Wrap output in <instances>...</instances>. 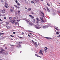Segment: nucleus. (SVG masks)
I'll use <instances>...</instances> for the list:
<instances>
[{
	"instance_id": "obj_6",
	"label": "nucleus",
	"mask_w": 60,
	"mask_h": 60,
	"mask_svg": "<svg viewBox=\"0 0 60 60\" xmlns=\"http://www.w3.org/2000/svg\"><path fill=\"white\" fill-rule=\"evenodd\" d=\"M28 0H25V3L26 4H28Z\"/></svg>"
},
{
	"instance_id": "obj_28",
	"label": "nucleus",
	"mask_w": 60,
	"mask_h": 60,
	"mask_svg": "<svg viewBox=\"0 0 60 60\" xmlns=\"http://www.w3.org/2000/svg\"><path fill=\"white\" fill-rule=\"evenodd\" d=\"M30 2L31 3H34V4H34V2H33V1H31Z\"/></svg>"
},
{
	"instance_id": "obj_59",
	"label": "nucleus",
	"mask_w": 60,
	"mask_h": 60,
	"mask_svg": "<svg viewBox=\"0 0 60 60\" xmlns=\"http://www.w3.org/2000/svg\"><path fill=\"white\" fill-rule=\"evenodd\" d=\"M4 19H6V17H5L4 18Z\"/></svg>"
},
{
	"instance_id": "obj_57",
	"label": "nucleus",
	"mask_w": 60,
	"mask_h": 60,
	"mask_svg": "<svg viewBox=\"0 0 60 60\" xmlns=\"http://www.w3.org/2000/svg\"><path fill=\"white\" fill-rule=\"evenodd\" d=\"M37 20H39V18H38L37 19Z\"/></svg>"
},
{
	"instance_id": "obj_39",
	"label": "nucleus",
	"mask_w": 60,
	"mask_h": 60,
	"mask_svg": "<svg viewBox=\"0 0 60 60\" xmlns=\"http://www.w3.org/2000/svg\"><path fill=\"white\" fill-rule=\"evenodd\" d=\"M32 42H33V43H34L35 42H34V41L33 40H32Z\"/></svg>"
},
{
	"instance_id": "obj_38",
	"label": "nucleus",
	"mask_w": 60,
	"mask_h": 60,
	"mask_svg": "<svg viewBox=\"0 0 60 60\" xmlns=\"http://www.w3.org/2000/svg\"><path fill=\"white\" fill-rule=\"evenodd\" d=\"M10 36H11V37H12L13 38V37H14V36H13V35H10Z\"/></svg>"
},
{
	"instance_id": "obj_18",
	"label": "nucleus",
	"mask_w": 60,
	"mask_h": 60,
	"mask_svg": "<svg viewBox=\"0 0 60 60\" xmlns=\"http://www.w3.org/2000/svg\"><path fill=\"white\" fill-rule=\"evenodd\" d=\"M10 11H11V12H13V10L11 9H10Z\"/></svg>"
},
{
	"instance_id": "obj_25",
	"label": "nucleus",
	"mask_w": 60,
	"mask_h": 60,
	"mask_svg": "<svg viewBox=\"0 0 60 60\" xmlns=\"http://www.w3.org/2000/svg\"><path fill=\"white\" fill-rule=\"evenodd\" d=\"M56 14L55 13H53L52 14V15H56Z\"/></svg>"
},
{
	"instance_id": "obj_8",
	"label": "nucleus",
	"mask_w": 60,
	"mask_h": 60,
	"mask_svg": "<svg viewBox=\"0 0 60 60\" xmlns=\"http://www.w3.org/2000/svg\"><path fill=\"white\" fill-rule=\"evenodd\" d=\"M15 25L16 26H18L17 25H19V22H15Z\"/></svg>"
},
{
	"instance_id": "obj_2",
	"label": "nucleus",
	"mask_w": 60,
	"mask_h": 60,
	"mask_svg": "<svg viewBox=\"0 0 60 60\" xmlns=\"http://www.w3.org/2000/svg\"><path fill=\"white\" fill-rule=\"evenodd\" d=\"M47 49H48V48L47 47H45V49L44 50V52H45V53H47V52H48V51L47 50Z\"/></svg>"
},
{
	"instance_id": "obj_60",
	"label": "nucleus",
	"mask_w": 60,
	"mask_h": 60,
	"mask_svg": "<svg viewBox=\"0 0 60 60\" xmlns=\"http://www.w3.org/2000/svg\"><path fill=\"white\" fill-rule=\"evenodd\" d=\"M19 43H22V42H19Z\"/></svg>"
},
{
	"instance_id": "obj_40",
	"label": "nucleus",
	"mask_w": 60,
	"mask_h": 60,
	"mask_svg": "<svg viewBox=\"0 0 60 60\" xmlns=\"http://www.w3.org/2000/svg\"><path fill=\"white\" fill-rule=\"evenodd\" d=\"M2 22H1L0 23V24H3V23L4 22H3V21H2Z\"/></svg>"
},
{
	"instance_id": "obj_24",
	"label": "nucleus",
	"mask_w": 60,
	"mask_h": 60,
	"mask_svg": "<svg viewBox=\"0 0 60 60\" xmlns=\"http://www.w3.org/2000/svg\"><path fill=\"white\" fill-rule=\"evenodd\" d=\"M17 4L18 5H19H19H20V4H19V3H17Z\"/></svg>"
},
{
	"instance_id": "obj_34",
	"label": "nucleus",
	"mask_w": 60,
	"mask_h": 60,
	"mask_svg": "<svg viewBox=\"0 0 60 60\" xmlns=\"http://www.w3.org/2000/svg\"><path fill=\"white\" fill-rule=\"evenodd\" d=\"M19 19V18H18V17H16V18H15L16 19Z\"/></svg>"
},
{
	"instance_id": "obj_55",
	"label": "nucleus",
	"mask_w": 60,
	"mask_h": 60,
	"mask_svg": "<svg viewBox=\"0 0 60 60\" xmlns=\"http://www.w3.org/2000/svg\"><path fill=\"white\" fill-rule=\"evenodd\" d=\"M6 26V27L7 28H8V29H9V28H8V27L6 26Z\"/></svg>"
},
{
	"instance_id": "obj_58",
	"label": "nucleus",
	"mask_w": 60,
	"mask_h": 60,
	"mask_svg": "<svg viewBox=\"0 0 60 60\" xmlns=\"http://www.w3.org/2000/svg\"><path fill=\"white\" fill-rule=\"evenodd\" d=\"M29 16H30V17H32V15H30Z\"/></svg>"
},
{
	"instance_id": "obj_44",
	"label": "nucleus",
	"mask_w": 60,
	"mask_h": 60,
	"mask_svg": "<svg viewBox=\"0 0 60 60\" xmlns=\"http://www.w3.org/2000/svg\"><path fill=\"white\" fill-rule=\"evenodd\" d=\"M43 9L45 11H46V9H45V8H43Z\"/></svg>"
},
{
	"instance_id": "obj_62",
	"label": "nucleus",
	"mask_w": 60,
	"mask_h": 60,
	"mask_svg": "<svg viewBox=\"0 0 60 60\" xmlns=\"http://www.w3.org/2000/svg\"><path fill=\"white\" fill-rule=\"evenodd\" d=\"M28 36L29 37H30V35H29V34H28Z\"/></svg>"
},
{
	"instance_id": "obj_17",
	"label": "nucleus",
	"mask_w": 60,
	"mask_h": 60,
	"mask_svg": "<svg viewBox=\"0 0 60 60\" xmlns=\"http://www.w3.org/2000/svg\"><path fill=\"white\" fill-rule=\"evenodd\" d=\"M12 21V22H13L14 23H15V20H14V19Z\"/></svg>"
},
{
	"instance_id": "obj_13",
	"label": "nucleus",
	"mask_w": 60,
	"mask_h": 60,
	"mask_svg": "<svg viewBox=\"0 0 60 60\" xmlns=\"http://www.w3.org/2000/svg\"><path fill=\"white\" fill-rule=\"evenodd\" d=\"M31 8H29L28 9V10H27V11H31Z\"/></svg>"
},
{
	"instance_id": "obj_61",
	"label": "nucleus",
	"mask_w": 60,
	"mask_h": 60,
	"mask_svg": "<svg viewBox=\"0 0 60 60\" xmlns=\"http://www.w3.org/2000/svg\"><path fill=\"white\" fill-rule=\"evenodd\" d=\"M1 2H4V1H3V0H1Z\"/></svg>"
},
{
	"instance_id": "obj_14",
	"label": "nucleus",
	"mask_w": 60,
	"mask_h": 60,
	"mask_svg": "<svg viewBox=\"0 0 60 60\" xmlns=\"http://www.w3.org/2000/svg\"><path fill=\"white\" fill-rule=\"evenodd\" d=\"M3 54L4 55H8V53H3Z\"/></svg>"
},
{
	"instance_id": "obj_5",
	"label": "nucleus",
	"mask_w": 60,
	"mask_h": 60,
	"mask_svg": "<svg viewBox=\"0 0 60 60\" xmlns=\"http://www.w3.org/2000/svg\"><path fill=\"white\" fill-rule=\"evenodd\" d=\"M35 26H35V27L36 28V29H40V28H41V27H37L36 25H35Z\"/></svg>"
},
{
	"instance_id": "obj_19",
	"label": "nucleus",
	"mask_w": 60,
	"mask_h": 60,
	"mask_svg": "<svg viewBox=\"0 0 60 60\" xmlns=\"http://www.w3.org/2000/svg\"><path fill=\"white\" fill-rule=\"evenodd\" d=\"M35 56H37L38 57H41H41L40 56H39L38 55L35 54Z\"/></svg>"
},
{
	"instance_id": "obj_21",
	"label": "nucleus",
	"mask_w": 60,
	"mask_h": 60,
	"mask_svg": "<svg viewBox=\"0 0 60 60\" xmlns=\"http://www.w3.org/2000/svg\"><path fill=\"white\" fill-rule=\"evenodd\" d=\"M9 19H10V20H11V19H12V17H9Z\"/></svg>"
},
{
	"instance_id": "obj_47",
	"label": "nucleus",
	"mask_w": 60,
	"mask_h": 60,
	"mask_svg": "<svg viewBox=\"0 0 60 60\" xmlns=\"http://www.w3.org/2000/svg\"><path fill=\"white\" fill-rule=\"evenodd\" d=\"M14 6H15V7H17V6L16 5H14Z\"/></svg>"
},
{
	"instance_id": "obj_42",
	"label": "nucleus",
	"mask_w": 60,
	"mask_h": 60,
	"mask_svg": "<svg viewBox=\"0 0 60 60\" xmlns=\"http://www.w3.org/2000/svg\"><path fill=\"white\" fill-rule=\"evenodd\" d=\"M13 19H16V17H13Z\"/></svg>"
},
{
	"instance_id": "obj_29",
	"label": "nucleus",
	"mask_w": 60,
	"mask_h": 60,
	"mask_svg": "<svg viewBox=\"0 0 60 60\" xmlns=\"http://www.w3.org/2000/svg\"><path fill=\"white\" fill-rule=\"evenodd\" d=\"M47 5L48 6H50V5L49 4H48V3H47Z\"/></svg>"
},
{
	"instance_id": "obj_51",
	"label": "nucleus",
	"mask_w": 60,
	"mask_h": 60,
	"mask_svg": "<svg viewBox=\"0 0 60 60\" xmlns=\"http://www.w3.org/2000/svg\"><path fill=\"white\" fill-rule=\"evenodd\" d=\"M5 7L6 8H8V7L7 6H6Z\"/></svg>"
},
{
	"instance_id": "obj_10",
	"label": "nucleus",
	"mask_w": 60,
	"mask_h": 60,
	"mask_svg": "<svg viewBox=\"0 0 60 60\" xmlns=\"http://www.w3.org/2000/svg\"><path fill=\"white\" fill-rule=\"evenodd\" d=\"M17 47H18V48H21V45H18L17 46Z\"/></svg>"
},
{
	"instance_id": "obj_50",
	"label": "nucleus",
	"mask_w": 60,
	"mask_h": 60,
	"mask_svg": "<svg viewBox=\"0 0 60 60\" xmlns=\"http://www.w3.org/2000/svg\"><path fill=\"white\" fill-rule=\"evenodd\" d=\"M19 12H20V11H18V13H19Z\"/></svg>"
},
{
	"instance_id": "obj_52",
	"label": "nucleus",
	"mask_w": 60,
	"mask_h": 60,
	"mask_svg": "<svg viewBox=\"0 0 60 60\" xmlns=\"http://www.w3.org/2000/svg\"><path fill=\"white\" fill-rule=\"evenodd\" d=\"M2 16H3V17L5 16V15H2Z\"/></svg>"
},
{
	"instance_id": "obj_48",
	"label": "nucleus",
	"mask_w": 60,
	"mask_h": 60,
	"mask_svg": "<svg viewBox=\"0 0 60 60\" xmlns=\"http://www.w3.org/2000/svg\"><path fill=\"white\" fill-rule=\"evenodd\" d=\"M57 37H60V34L59 35V36H57Z\"/></svg>"
},
{
	"instance_id": "obj_23",
	"label": "nucleus",
	"mask_w": 60,
	"mask_h": 60,
	"mask_svg": "<svg viewBox=\"0 0 60 60\" xmlns=\"http://www.w3.org/2000/svg\"><path fill=\"white\" fill-rule=\"evenodd\" d=\"M4 34V33H0V35H1L2 34Z\"/></svg>"
},
{
	"instance_id": "obj_3",
	"label": "nucleus",
	"mask_w": 60,
	"mask_h": 60,
	"mask_svg": "<svg viewBox=\"0 0 60 60\" xmlns=\"http://www.w3.org/2000/svg\"><path fill=\"white\" fill-rule=\"evenodd\" d=\"M40 12L43 15H41V17H44L45 15H44V14L43 13V12L42 11H40Z\"/></svg>"
},
{
	"instance_id": "obj_11",
	"label": "nucleus",
	"mask_w": 60,
	"mask_h": 60,
	"mask_svg": "<svg viewBox=\"0 0 60 60\" xmlns=\"http://www.w3.org/2000/svg\"><path fill=\"white\" fill-rule=\"evenodd\" d=\"M45 38L46 39H52V38L49 37H45Z\"/></svg>"
},
{
	"instance_id": "obj_54",
	"label": "nucleus",
	"mask_w": 60,
	"mask_h": 60,
	"mask_svg": "<svg viewBox=\"0 0 60 60\" xmlns=\"http://www.w3.org/2000/svg\"><path fill=\"white\" fill-rule=\"evenodd\" d=\"M13 34H16V32H13Z\"/></svg>"
},
{
	"instance_id": "obj_22",
	"label": "nucleus",
	"mask_w": 60,
	"mask_h": 60,
	"mask_svg": "<svg viewBox=\"0 0 60 60\" xmlns=\"http://www.w3.org/2000/svg\"><path fill=\"white\" fill-rule=\"evenodd\" d=\"M16 8H17V9H20V7H19V6H17V7H16Z\"/></svg>"
},
{
	"instance_id": "obj_64",
	"label": "nucleus",
	"mask_w": 60,
	"mask_h": 60,
	"mask_svg": "<svg viewBox=\"0 0 60 60\" xmlns=\"http://www.w3.org/2000/svg\"><path fill=\"white\" fill-rule=\"evenodd\" d=\"M11 41H12L13 40V39L12 38H11Z\"/></svg>"
},
{
	"instance_id": "obj_16",
	"label": "nucleus",
	"mask_w": 60,
	"mask_h": 60,
	"mask_svg": "<svg viewBox=\"0 0 60 60\" xmlns=\"http://www.w3.org/2000/svg\"><path fill=\"white\" fill-rule=\"evenodd\" d=\"M40 19L41 20H43V17H40Z\"/></svg>"
},
{
	"instance_id": "obj_4",
	"label": "nucleus",
	"mask_w": 60,
	"mask_h": 60,
	"mask_svg": "<svg viewBox=\"0 0 60 60\" xmlns=\"http://www.w3.org/2000/svg\"><path fill=\"white\" fill-rule=\"evenodd\" d=\"M5 50L2 49H0V53H3V51H5Z\"/></svg>"
},
{
	"instance_id": "obj_43",
	"label": "nucleus",
	"mask_w": 60,
	"mask_h": 60,
	"mask_svg": "<svg viewBox=\"0 0 60 60\" xmlns=\"http://www.w3.org/2000/svg\"><path fill=\"white\" fill-rule=\"evenodd\" d=\"M15 2L16 3H18V1L17 0H16Z\"/></svg>"
},
{
	"instance_id": "obj_33",
	"label": "nucleus",
	"mask_w": 60,
	"mask_h": 60,
	"mask_svg": "<svg viewBox=\"0 0 60 60\" xmlns=\"http://www.w3.org/2000/svg\"><path fill=\"white\" fill-rule=\"evenodd\" d=\"M31 19H34V17L33 16H31Z\"/></svg>"
},
{
	"instance_id": "obj_30",
	"label": "nucleus",
	"mask_w": 60,
	"mask_h": 60,
	"mask_svg": "<svg viewBox=\"0 0 60 60\" xmlns=\"http://www.w3.org/2000/svg\"><path fill=\"white\" fill-rule=\"evenodd\" d=\"M41 22H42V23H43V22H44V20H41Z\"/></svg>"
},
{
	"instance_id": "obj_36",
	"label": "nucleus",
	"mask_w": 60,
	"mask_h": 60,
	"mask_svg": "<svg viewBox=\"0 0 60 60\" xmlns=\"http://www.w3.org/2000/svg\"><path fill=\"white\" fill-rule=\"evenodd\" d=\"M10 22H11L12 23V24H14V23H13V22L12 21H10Z\"/></svg>"
},
{
	"instance_id": "obj_27",
	"label": "nucleus",
	"mask_w": 60,
	"mask_h": 60,
	"mask_svg": "<svg viewBox=\"0 0 60 60\" xmlns=\"http://www.w3.org/2000/svg\"><path fill=\"white\" fill-rule=\"evenodd\" d=\"M55 29H56V30H57V31H58L59 30L57 28H56L55 27Z\"/></svg>"
},
{
	"instance_id": "obj_9",
	"label": "nucleus",
	"mask_w": 60,
	"mask_h": 60,
	"mask_svg": "<svg viewBox=\"0 0 60 60\" xmlns=\"http://www.w3.org/2000/svg\"><path fill=\"white\" fill-rule=\"evenodd\" d=\"M2 12L3 13H5V10L4 9V8L2 10Z\"/></svg>"
},
{
	"instance_id": "obj_45",
	"label": "nucleus",
	"mask_w": 60,
	"mask_h": 60,
	"mask_svg": "<svg viewBox=\"0 0 60 60\" xmlns=\"http://www.w3.org/2000/svg\"><path fill=\"white\" fill-rule=\"evenodd\" d=\"M29 32H31V33H33V32L32 31H31V30H30L29 31Z\"/></svg>"
},
{
	"instance_id": "obj_26",
	"label": "nucleus",
	"mask_w": 60,
	"mask_h": 60,
	"mask_svg": "<svg viewBox=\"0 0 60 60\" xmlns=\"http://www.w3.org/2000/svg\"><path fill=\"white\" fill-rule=\"evenodd\" d=\"M35 21V19H34L33 21V23H34Z\"/></svg>"
},
{
	"instance_id": "obj_12",
	"label": "nucleus",
	"mask_w": 60,
	"mask_h": 60,
	"mask_svg": "<svg viewBox=\"0 0 60 60\" xmlns=\"http://www.w3.org/2000/svg\"><path fill=\"white\" fill-rule=\"evenodd\" d=\"M47 11H48L49 12H50V10H49V9L48 7H47Z\"/></svg>"
},
{
	"instance_id": "obj_20",
	"label": "nucleus",
	"mask_w": 60,
	"mask_h": 60,
	"mask_svg": "<svg viewBox=\"0 0 60 60\" xmlns=\"http://www.w3.org/2000/svg\"><path fill=\"white\" fill-rule=\"evenodd\" d=\"M5 6H8V4L6 2L5 3Z\"/></svg>"
},
{
	"instance_id": "obj_7",
	"label": "nucleus",
	"mask_w": 60,
	"mask_h": 60,
	"mask_svg": "<svg viewBox=\"0 0 60 60\" xmlns=\"http://www.w3.org/2000/svg\"><path fill=\"white\" fill-rule=\"evenodd\" d=\"M37 43L36 42H35L34 43V44L35 45V46L36 47H37Z\"/></svg>"
},
{
	"instance_id": "obj_41",
	"label": "nucleus",
	"mask_w": 60,
	"mask_h": 60,
	"mask_svg": "<svg viewBox=\"0 0 60 60\" xmlns=\"http://www.w3.org/2000/svg\"><path fill=\"white\" fill-rule=\"evenodd\" d=\"M36 23H37V24H38V21H36Z\"/></svg>"
},
{
	"instance_id": "obj_49",
	"label": "nucleus",
	"mask_w": 60,
	"mask_h": 60,
	"mask_svg": "<svg viewBox=\"0 0 60 60\" xmlns=\"http://www.w3.org/2000/svg\"><path fill=\"white\" fill-rule=\"evenodd\" d=\"M39 53L40 54H41V55H43V53Z\"/></svg>"
},
{
	"instance_id": "obj_63",
	"label": "nucleus",
	"mask_w": 60,
	"mask_h": 60,
	"mask_svg": "<svg viewBox=\"0 0 60 60\" xmlns=\"http://www.w3.org/2000/svg\"><path fill=\"white\" fill-rule=\"evenodd\" d=\"M5 1V2H7V0H4Z\"/></svg>"
},
{
	"instance_id": "obj_37",
	"label": "nucleus",
	"mask_w": 60,
	"mask_h": 60,
	"mask_svg": "<svg viewBox=\"0 0 60 60\" xmlns=\"http://www.w3.org/2000/svg\"><path fill=\"white\" fill-rule=\"evenodd\" d=\"M19 21H20V20H16V21H17V22H19Z\"/></svg>"
},
{
	"instance_id": "obj_46",
	"label": "nucleus",
	"mask_w": 60,
	"mask_h": 60,
	"mask_svg": "<svg viewBox=\"0 0 60 60\" xmlns=\"http://www.w3.org/2000/svg\"><path fill=\"white\" fill-rule=\"evenodd\" d=\"M31 14H33V15L34 14V13L33 12H31Z\"/></svg>"
},
{
	"instance_id": "obj_1",
	"label": "nucleus",
	"mask_w": 60,
	"mask_h": 60,
	"mask_svg": "<svg viewBox=\"0 0 60 60\" xmlns=\"http://www.w3.org/2000/svg\"><path fill=\"white\" fill-rule=\"evenodd\" d=\"M49 26H50L51 27L52 26H50V24H48L47 25H46L45 26H43V28H44V29H45V28H48Z\"/></svg>"
},
{
	"instance_id": "obj_31",
	"label": "nucleus",
	"mask_w": 60,
	"mask_h": 60,
	"mask_svg": "<svg viewBox=\"0 0 60 60\" xmlns=\"http://www.w3.org/2000/svg\"><path fill=\"white\" fill-rule=\"evenodd\" d=\"M39 53H42V51L41 50H40V51Z\"/></svg>"
},
{
	"instance_id": "obj_15",
	"label": "nucleus",
	"mask_w": 60,
	"mask_h": 60,
	"mask_svg": "<svg viewBox=\"0 0 60 60\" xmlns=\"http://www.w3.org/2000/svg\"><path fill=\"white\" fill-rule=\"evenodd\" d=\"M60 33V32L58 31H57L56 32V34L58 35Z\"/></svg>"
},
{
	"instance_id": "obj_35",
	"label": "nucleus",
	"mask_w": 60,
	"mask_h": 60,
	"mask_svg": "<svg viewBox=\"0 0 60 60\" xmlns=\"http://www.w3.org/2000/svg\"><path fill=\"white\" fill-rule=\"evenodd\" d=\"M18 37H19V38H21V39H23V38L21 37H19V36H18Z\"/></svg>"
},
{
	"instance_id": "obj_32",
	"label": "nucleus",
	"mask_w": 60,
	"mask_h": 60,
	"mask_svg": "<svg viewBox=\"0 0 60 60\" xmlns=\"http://www.w3.org/2000/svg\"><path fill=\"white\" fill-rule=\"evenodd\" d=\"M9 24V22H6V25H8Z\"/></svg>"
},
{
	"instance_id": "obj_56",
	"label": "nucleus",
	"mask_w": 60,
	"mask_h": 60,
	"mask_svg": "<svg viewBox=\"0 0 60 60\" xmlns=\"http://www.w3.org/2000/svg\"><path fill=\"white\" fill-rule=\"evenodd\" d=\"M0 36H1V37H2L1 38H2H2H4V37H3L2 36H1L0 35Z\"/></svg>"
},
{
	"instance_id": "obj_53",
	"label": "nucleus",
	"mask_w": 60,
	"mask_h": 60,
	"mask_svg": "<svg viewBox=\"0 0 60 60\" xmlns=\"http://www.w3.org/2000/svg\"><path fill=\"white\" fill-rule=\"evenodd\" d=\"M11 8H12L13 9H14V7H11Z\"/></svg>"
}]
</instances>
